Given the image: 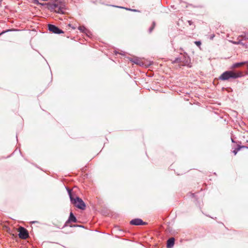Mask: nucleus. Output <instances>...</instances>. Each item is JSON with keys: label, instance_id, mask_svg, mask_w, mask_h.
Returning a JSON list of instances; mask_svg holds the SVG:
<instances>
[{"label": "nucleus", "instance_id": "1", "mask_svg": "<svg viewBox=\"0 0 248 248\" xmlns=\"http://www.w3.org/2000/svg\"><path fill=\"white\" fill-rule=\"evenodd\" d=\"M242 71L238 70H228L223 72L219 77L221 80L225 81L230 79H235L244 77Z\"/></svg>", "mask_w": 248, "mask_h": 248}, {"label": "nucleus", "instance_id": "2", "mask_svg": "<svg viewBox=\"0 0 248 248\" xmlns=\"http://www.w3.org/2000/svg\"><path fill=\"white\" fill-rule=\"evenodd\" d=\"M67 190L70 199L71 203L74 205L76 207L81 210H84L86 207V205L83 200L78 197H74L72 194V190L69 188H67Z\"/></svg>", "mask_w": 248, "mask_h": 248}, {"label": "nucleus", "instance_id": "3", "mask_svg": "<svg viewBox=\"0 0 248 248\" xmlns=\"http://www.w3.org/2000/svg\"><path fill=\"white\" fill-rule=\"evenodd\" d=\"M190 61L189 57L187 56V54L186 53L176 58L172 62L178 63L181 65L186 66L189 64Z\"/></svg>", "mask_w": 248, "mask_h": 248}, {"label": "nucleus", "instance_id": "4", "mask_svg": "<svg viewBox=\"0 0 248 248\" xmlns=\"http://www.w3.org/2000/svg\"><path fill=\"white\" fill-rule=\"evenodd\" d=\"M51 9L56 13H63V5L62 3H55L51 5Z\"/></svg>", "mask_w": 248, "mask_h": 248}, {"label": "nucleus", "instance_id": "5", "mask_svg": "<svg viewBox=\"0 0 248 248\" xmlns=\"http://www.w3.org/2000/svg\"><path fill=\"white\" fill-rule=\"evenodd\" d=\"M19 232V237L22 239H26L29 236V233L27 229L22 227H20L18 229Z\"/></svg>", "mask_w": 248, "mask_h": 248}, {"label": "nucleus", "instance_id": "6", "mask_svg": "<svg viewBox=\"0 0 248 248\" xmlns=\"http://www.w3.org/2000/svg\"><path fill=\"white\" fill-rule=\"evenodd\" d=\"M48 30L54 33L60 34L61 33H63V31L61 30H60L59 28H58L55 25L51 24L48 25Z\"/></svg>", "mask_w": 248, "mask_h": 248}, {"label": "nucleus", "instance_id": "7", "mask_svg": "<svg viewBox=\"0 0 248 248\" xmlns=\"http://www.w3.org/2000/svg\"><path fill=\"white\" fill-rule=\"evenodd\" d=\"M130 224L132 225H144L147 223L143 222L141 219L135 218L130 221Z\"/></svg>", "mask_w": 248, "mask_h": 248}, {"label": "nucleus", "instance_id": "8", "mask_svg": "<svg viewBox=\"0 0 248 248\" xmlns=\"http://www.w3.org/2000/svg\"><path fill=\"white\" fill-rule=\"evenodd\" d=\"M77 221L76 217L74 216L72 212H71L68 219L66 221L65 226H71L69 225L71 222H76Z\"/></svg>", "mask_w": 248, "mask_h": 248}, {"label": "nucleus", "instance_id": "9", "mask_svg": "<svg viewBox=\"0 0 248 248\" xmlns=\"http://www.w3.org/2000/svg\"><path fill=\"white\" fill-rule=\"evenodd\" d=\"M242 40H248V33H245L244 35L239 36L237 38V41H233L232 43L234 44H239Z\"/></svg>", "mask_w": 248, "mask_h": 248}, {"label": "nucleus", "instance_id": "10", "mask_svg": "<svg viewBox=\"0 0 248 248\" xmlns=\"http://www.w3.org/2000/svg\"><path fill=\"white\" fill-rule=\"evenodd\" d=\"M247 63H248V62L235 63L232 65L231 68L232 69H235V68L241 67Z\"/></svg>", "mask_w": 248, "mask_h": 248}, {"label": "nucleus", "instance_id": "11", "mask_svg": "<svg viewBox=\"0 0 248 248\" xmlns=\"http://www.w3.org/2000/svg\"><path fill=\"white\" fill-rule=\"evenodd\" d=\"M175 239L174 238L171 237L167 241V246L168 248H171L174 244Z\"/></svg>", "mask_w": 248, "mask_h": 248}, {"label": "nucleus", "instance_id": "12", "mask_svg": "<svg viewBox=\"0 0 248 248\" xmlns=\"http://www.w3.org/2000/svg\"><path fill=\"white\" fill-rule=\"evenodd\" d=\"M78 29L82 32L87 33L88 31V30L83 26H80L78 27Z\"/></svg>", "mask_w": 248, "mask_h": 248}, {"label": "nucleus", "instance_id": "13", "mask_svg": "<svg viewBox=\"0 0 248 248\" xmlns=\"http://www.w3.org/2000/svg\"><path fill=\"white\" fill-rule=\"evenodd\" d=\"M241 148H248V147H246L245 146H242L241 147H240L239 148H236L232 152L233 153V154H234V155H236V154L237 153V152H238V151Z\"/></svg>", "mask_w": 248, "mask_h": 248}, {"label": "nucleus", "instance_id": "14", "mask_svg": "<svg viewBox=\"0 0 248 248\" xmlns=\"http://www.w3.org/2000/svg\"><path fill=\"white\" fill-rule=\"evenodd\" d=\"M155 22H153L151 27L149 29V31L150 33H151L153 31V30H154V29L155 27Z\"/></svg>", "mask_w": 248, "mask_h": 248}, {"label": "nucleus", "instance_id": "15", "mask_svg": "<svg viewBox=\"0 0 248 248\" xmlns=\"http://www.w3.org/2000/svg\"><path fill=\"white\" fill-rule=\"evenodd\" d=\"M117 7H119V8H124V7H119V6H117ZM124 9H125L126 10H129V11H136V10H132V9H129V8H124Z\"/></svg>", "mask_w": 248, "mask_h": 248}, {"label": "nucleus", "instance_id": "16", "mask_svg": "<svg viewBox=\"0 0 248 248\" xmlns=\"http://www.w3.org/2000/svg\"><path fill=\"white\" fill-rule=\"evenodd\" d=\"M195 44L198 46H200L201 45V42L200 41H195Z\"/></svg>", "mask_w": 248, "mask_h": 248}, {"label": "nucleus", "instance_id": "17", "mask_svg": "<svg viewBox=\"0 0 248 248\" xmlns=\"http://www.w3.org/2000/svg\"><path fill=\"white\" fill-rule=\"evenodd\" d=\"M139 61H140L139 60L135 59L134 61H133V62H134L135 63L140 64Z\"/></svg>", "mask_w": 248, "mask_h": 248}, {"label": "nucleus", "instance_id": "18", "mask_svg": "<svg viewBox=\"0 0 248 248\" xmlns=\"http://www.w3.org/2000/svg\"><path fill=\"white\" fill-rule=\"evenodd\" d=\"M68 26H69V27H71L72 29H76V27H73V26H72V25H71V24H69L68 25Z\"/></svg>", "mask_w": 248, "mask_h": 248}, {"label": "nucleus", "instance_id": "19", "mask_svg": "<svg viewBox=\"0 0 248 248\" xmlns=\"http://www.w3.org/2000/svg\"><path fill=\"white\" fill-rule=\"evenodd\" d=\"M188 23L189 25H191L193 24V22L191 20H188Z\"/></svg>", "mask_w": 248, "mask_h": 248}, {"label": "nucleus", "instance_id": "20", "mask_svg": "<svg viewBox=\"0 0 248 248\" xmlns=\"http://www.w3.org/2000/svg\"><path fill=\"white\" fill-rule=\"evenodd\" d=\"M214 35H213L212 36H211V38H211V39H213V38H214Z\"/></svg>", "mask_w": 248, "mask_h": 248}, {"label": "nucleus", "instance_id": "21", "mask_svg": "<svg viewBox=\"0 0 248 248\" xmlns=\"http://www.w3.org/2000/svg\"><path fill=\"white\" fill-rule=\"evenodd\" d=\"M231 140H232V142H234V140H233V139L232 138Z\"/></svg>", "mask_w": 248, "mask_h": 248}, {"label": "nucleus", "instance_id": "22", "mask_svg": "<svg viewBox=\"0 0 248 248\" xmlns=\"http://www.w3.org/2000/svg\"><path fill=\"white\" fill-rule=\"evenodd\" d=\"M248 69V65H247Z\"/></svg>", "mask_w": 248, "mask_h": 248}]
</instances>
